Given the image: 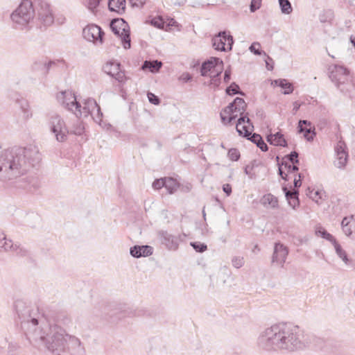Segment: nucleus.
<instances>
[{"label": "nucleus", "mask_w": 355, "mask_h": 355, "mask_svg": "<svg viewBox=\"0 0 355 355\" xmlns=\"http://www.w3.org/2000/svg\"><path fill=\"white\" fill-rule=\"evenodd\" d=\"M256 343L264 352L290 353L304 349L309 342L298 326L282 322L261 330Z\"/></svg>", "instance_id": "nucleus-1"}, {"label": "nucleus", "mask_w": 355, "mask_h": 355, "mask_svg": "<svg viewBox=\"0 0 355 355\" xmlns=\"http://www.w3.org/2000/svg\"><path fill=\"white\" fill-rule=\"evenodd\" d=\"M40 159L35 145L5 150L0 155V180L6 182L21 176L27 171V162L34 166Z\"/></svg>", "instance_id": "nucleus-2"}, {"label": "nucleus", "mask_w": 355, "mask_h": 355, "mask_svg": "<svg viewBox=\"0 0 355 355\" xmlns=\"http://www.w3.org/2000/svg\"><path fill=\"white\" fill-rule=\"evenodd\" d=\"M42 343L47 350L53 355H64L69 353L71 355H83L84 347L80 340L69 335L58 324L51 325Z\"/></svg>", "instance_id": "nucleus-3"}, {"label": "nucleus", "mask_w": 355, "mask_h": 355, "mask_svg": "<svg viewBox=\"0 0 355 355\" xmlns=\"http://www.w3.org/2000/svg\"><path fill=\"white\" fill-rule=\"evenodd\" d=\"M13 27L17 30L27 31L36 24L35 2L22 0L10 15Z\"/></svg>", "instance_id": "nucleus-4"}, {"label": "nucleus", "mask_w": 355, "mask_h": 355, "mask_svg": "<svg viewBox=\"0 0 355 355\" xmlns=\"http://www.w3.org/2000/svg\"><path fill=\"white\" fill-rule=\"evenodd\" d=\"M50 326L43 317L35 318L29 315L21 322L26 338L32 343H42Z\"/></svg>", "instance_id": "nucleus-5"}, {"label": "nucleus", "mask_w": 355, "mask_h": 355, "mask_svg": "<svg viewBox=\"0 0 355 355\" xmlns=\"http://www.w3.org/2000/svg\"><path fill=\"white\" fill-rule=\"evenodd\" d=\"M247 104L245 101L239 97H236L232 103L226 107L220 112L222 122L225 124H230L239 116H244L246 110Z\"/></svg>", "instance_id": "nucleus-6"}, {"label": "nucleus", "mask_w": 355, "mask_h": 355, "mask_svg": "<svg viewBox=\"0 0 355 355\" xmlns=\"http://www.w3.org/2000/svg\"><path fill=\"white\" fill-rule=\"evenodd\" d=\"M78 105L79 107L75 110L74 112V114L77 117H85L91 115L92 119L96 123H101L103 114L101 112L100 107L94 99L88 98L87 99H84L82 103L78 101Z\"/></svg>", "instance_id": "nucleus-7"}, {"label": "nucleus", "mask_w": 355, "mask_h": 355, "mask_svg": "<svg viewBox=\"0 0 355 355\" xmlns=\"http://www.w3.org/2000/svg\"><path fill=\"white\" fill-rule=\"evenodd\" d=\"M329 76L340 92H351L345 86L346 81L349 80L351 76L347 68L338 64L331 65L329 67Z\"/></svg>", "instance_id": "nucleus-8"}, {"label": "nucleus", "mask_w": 355, "mask_h": 355, "mask_svg": "<svg viewBox=\"0 0 355 355\" xmlns=\"http://www.w3.org/2000/svg\"><path fill=\"white\" fill-rule=\"evenodd\" d=\"M110 28L112 32L119 37L125 49L130 48L131 40L128 24L123 19H114L111 21Z\"/></svg>", "instance_id": "nucleus-9"}, {"label": "nucleus", "mask_w": 355, "mask_h": 355, "mask_svg": "<svg viewBox=\"0 0 355 355\" xmlns=\"http://www.w3.org/2000/svg\"><path fill=\"white\" fill-rule=\"evenodd\" d=\"M49 128L59 142L67 139L69 130L63 119L58 114H52L49 119Z\"/></svg>", "instance_id": "nucleus-10"}, {"label": "nucleus", "mask_w": 355, "mask_h": 355, "mask_svg": "<svg viewBox=\"0 0 355 355\" xmlns=\"http://www.w3.org/2000/svg\"><path fill=\"white\" fill-rule=\"evenodd\" d=\"M36 7V24L35 25L42 24L45 26L51 25L54 21V17L52 11L48 3L45 2L35 1Z\"/></svg>", "instance_id": "nucleus-11"}, {"label": "nucleus", "mask_w": 355, "mask_h": 355, "mask_svg": "<svg viewBox=\"0 0 355 355\" xmlns=\"http://www.w3.org/2000/svg\"><path fill=\"white\" fill-rule=\"evenodd\" d=\"M58 101L67 110L74 114L75 110L79 107L78 101L75 94L70 90L60 92L57 94Z\"/></svg>", "instance_id": "nucleus-12"}, {"label": "nucleus", "mask_w": 355, "mask_h": 355, "mask_svg": "<svg viewBox=\"0 0 355 355\" xmlns=\"http://www.w3.org/2000/svg\"><path fill=\"white\" fill-rule=\"evenodd\" d=\"M223 70V62L218 58L211 57L207 61L205 62L202 67L200 73L202 76H207L210 74H220Z\"/></svg>", "instance_id": "nucleus-13"}, {"label": "nucleus", "mask_w": 355, "mask_h": 355, "mask_svg": "<svg viewBox=\"0 0 355 355\" xmlns=\"http://www.w3.org/2000/svg\"><path fill=\"white\" fill-rule=\"evenodd\" d=\"M233 44V37L225 31H221L212 39V45L216 50L226 51L231 50Z\"/></svg>", "instance_id": "nucleus-14"}, {"label": "nucleus", "mask_w": 355, "mask_h": 355, "mask_svg": "<svg viewBox=\"0 0 355 355\" xmlns=\"http://www.w3.org/2000/svg\"><path fill=\"white\" fill-rule=\"evenodd\" d=\"M83 35L85 40L92 42L94 44H103V31L100 26L95 24H90L83 28Z\"/></svg>", "instance_id": "nucleus-15"}, {"label": "nucleus", "mask_w": 355, "mask_h": 355, "mask_svg": "<svg viewBox=\"0 0 355 355\" xmlns=\"http://www.w3.org/2000/svg\"><path fill=\"white\" fill-rule=\"evenodd\" d=\"M120 63L111 61L107 62L103 67V71L107 75L114 78L120 83H123L127 80L124 71L120 69Z\"/></svg>", "instance_id": "nucleus-16"}, {"label": "nucleus", "mask_w": 355, "mask_h": 355, "mask_svg": "<svg viewBox=\"0 0 355 355\" xmlns=\"http://www.w3.org/2000/svg\"><path fill=\"white\" fill-rule=\"evenodd\" d=\"M236 129L240 136L245 137L248 139L252 135L254 126L248 116V113L238 119Z\"/></svg>", "instance_id": "nucleus-17"}, {"label": "nucleus", "mask_w": 355, "mask_h": 355, "mask_svg": "<svg viewBox=\"0 0 355 355\" xmlns=\"http://www.w3.org/2000/svg\"><path fill=\"white\" fill-rule=\"evenodd\" d=\"M336 159L334 165L340 169H343L347 162L348 153L347 151V146L344 141H339L335 147Z\"/></svg>", "instance_id": "nucleus-18"}, {"label": "nucleus", "mask_w": 355, "mask_h": 355, "mask_svg": "<svg viewBox=\"0 0 355 355\" xmlns=\"http://www.w3.org/2000/svg\"><path fill=\"white\" fill-rule=\"evenodd\" d=\"M157 236L162 244L171 250H175L178 248L179 238L165 230H160L157 232Z\"/></svg>", "instance_id": "nucleus-19"}, {"label": "nucleus", "mask_w": 355, "mask_h": 355, "mask_svg": "<svg viewBox=\"0 0 355 355\" xmlns=\"http://www.w3.org/2000/svg\"><path fill=\"white\" fill-rule=\"evenodd\" d=\"M288 254V248L281 243H276L274 247L272 261L283 267Z\"/></svg>", "instance_id": "nucleus-20"}, {"label": "nucleus", "mask_w": 355, "mask_h": 355, "mask_svg": "<svg viewBox=\"0 0 355 355\" xmlns=\"http://www.w3.org/2000/svg\"><path fill=\"white\" fill-rule=\"evenodd\" d=\"M299 132H304V137L307 141H312L315 135V128L307 120H300L298 123Z\"/></svg>", "instance_id": "nucleus-21"}, {"label": "nucleus", "mask_w": 355, "mask_h": 355, "mask_svg": "<svg viewBox=\"0 0 355 355\" xmlns=\"http://www.w3.org/2000/svg\"><path fill=\"white\" fill-rule=\"evenodd\" d=\"M341 226L344 234L355 240V218L354 216L345 217L341 222Z\"/></svg>", "instance_id": "nucleus-22"}, {"label": "nucleus", "mask_w": 355, "mask_h": 355, "mask_svg": "<svg viewBox=\"0 0 355 355\" xmlns=\"http://www.w3.org/2000/svg\"><path fill=\"white\" fill-rule=\"evenodd\" d=\"M19 247L17 244L13 243L12 241L8 239L3 232L0 230V251H10L19 253Z\"/></svg>", "instance_id": "nucleus-23"}, {"label": "nucleus", "mask_w": 355, "mask_h": 355, "mask_svg": "<svg viewBox=\"0 0 355 355\" xmlns=\"http://www.w3.org/2000/svg\"><path fill=\"white\" fill-rule=\"evenodd\" d=\"M153 250L149 245H135L130 250V254L135 258L148 257L153 254Z\"/></svg>", "instance_id": "nucleus-24"}, {"label": "nucleus", "mask_w": 355, "mask_h": 355, "mask_svg": "<svg viewBox=\"0 0 355 355\" xmlns=\"http://www.w3.org/2000/svg\"><path fill=\"white\" fill-rule=\"evenodd\" d=\"M261 204L266 209H276L279 207L278 199L271 193L265 194L261 198Z\"/></svg>", "instance_id": "nucleus-25"}, {"label": "nucleus", "mask_w": 355, "mask_h": 355, "mask_svg": "<svg viewBox=\"0 0 355 355\" xmlns=\"http://www.w3.org/2000/svg\"><path fill=\"white\" fill-rule=\"evenodd\" d=\"M14 309L19 317L22 319L27 318L30 315L26 316V313L29 312L28 307L27 306L26 302L23 300L17 299L14 302Z\"/></svg>", "instance_id": "nucleus-26"}, {"label": "nucleus", "mask_w": 355, "mask_h": 355, "mask_svg": "<svg viewBox=\"0 0 355 355\" xmlns=\"http://www.w3.org/2000/svg\"><path fill=\"white\" fill-rule=\"evenodd\" d=\"M267 141L272 145L285 147L287 146V141L284 135L280 132L270 134L267 136Z\"/></svg>", "instance_id": "nucleus-27"}, {"label": "nucleus", "mask_w": 355, "mask_h": 355, "mask_svg": "<svg viewBox=\"0 0 355 355\" xmlns=\"http://www.w3.org/2000/svg\"><path fill=\"white\" fill-rule=\"evenodd\" d=\"M108 8L111 11L123 13L125 8V0H109Z\"/></svg>", "instance_id": "nucleus-28"}, {"label": "nucleus", "mask_w": 355, "mask_h": 355, "mask_svg": "<svg viewBox=\"0 0 355 355\" xmlns=\"http://www.w3.org/2000/svg\"><path fill=\"white\" fill-rule=\"evenodd\" d=\"M284 191L285 192L286 198L288 202V204L293 209H295L299 205V200H298V191L294 190L293 191H291L287 190L286 187H284Z\"/></svg>", "instance_id": "nucleus-29"}, {"label": "nucleus", "mask_w": 355, "mask_h": 355, "mask_svg": "<svg viewBox=\"0 0 355 355\" xmlns=\"http://www.w3.org/2000/svg\"><path fill=\"white\" fill-rule=\"evenodd\" d=\"M248 139L255 144L257 146L259 147L262 151L266 152L268 150V146L264 142L260 135L254 133L249 137Z\"/></svg>", "instance_id": "nucleus-30"}, {"label": "nucleus", "mask_w": 355, "mask_h": 355, "mask_svg": "<svg viewBox=\"0 0 355 355\" xmlns=\"http://www.w3.org/2000/svg\"><path fill=\"white\" fill-rule=\"evenodd\" d=\"M162 63L158 60L153 61H145L142 65V69H149L151 72L155 73L157 72L159 69L162 67Z\"/></svg>", "instance_id": "nucleus-31"}, {"label": "nucleus", "mask_w": 355, "mask_h": 355, "mask_svg": "<svg viewBox=\"0 0 355 355\" xmlns=\"http://www.w3.org/2000/svg\"><path fill=\"white\" fill-rule=\"evenodd\" d=\"M20 109L23 114V118L28 120L33 116V112L31 106L27 101L22 100L19 102Z\"/></svg>", "instance_id": "nucleus-32"}, {"label": "nucleus", "mask_w": 355, "mask_h": 355, "mask_svg": "<svg viewBox=\"0 0 355 355\" xmlns=\"http://www.w3.org/2000/svg\"><path fill=\"white\" fill-rule=\"evenodd\" d=\"M275 84L284 89V94H291L293 91L292 84L286 79H278L274 81Z\"/></svg>", "instance_id": "nucleus-33"}, {"label": "nucleus", "mask_w": 355, "mask_h": 355, "mask_svg": "<svg viewBox=\"0 0 355 355\" xmlns=\"http://www.w3.org/2000/svg\"><path fill=\"white\" fill-rule=\"evenodd\" d=\"M179 187V184L177 181L172 178H165V185L164 188L167 190L169 194L175 193Z\"/></svg>", "instance_id": "nucleus-34"}, {"label": "nucleus", "mask_w": 355, "mask_h": 355, "mask_svg": "<svg viewBox=\"0 0 355 355\" xmlns=\"http://www.w3.org/2000/svg\"><path fill=\"white\" fill-rule=\"evenodd\" d=\"M337 255L343 261V262L348 265L349 260L347 257L346 252L342 248L341 245L337 243V241L333 244Z\"/></svg>", "instance_id": "nucleus-35"}, {"label": "nucleus", "mask_w": 355, "mask_h": 355, "mask_svg": "<svg viewBox=\"0 0 355 355\" xmlns=\"http://www.w3.org/2000/svg\"><path fill=\"white\" fill-rule=\"evenodd\" d=\"M345 86L347 87L351 92H342L346 95H348L351 98H355V79L350 76L349 80L346 81Z\"/></svg>", "instance_id": "nucleus-36"}, {"label": "nucleus", "mask_w": 355, "mask_h": 355, "mask_svg": "<svg viewBox=\"0 0 355 355\" xmlns=\"http://www.w3.org/2000/svg\"><path fill=\"white\" fill-rule=\"evenodd\" d=\"M147 24H150V25L153 26L155 28H159V29H164V21L163 19L160 17H155L152 19H148L146 21Z\"/></svg>", "instance_id": "nucleus-37"}, {"label": "nucleus", "mask_w": 355, "mask_h": 355, "mask_svg": "<svg viewBox=\"0 0 355 355\" xmlns=\"http://www.w3.org/2000/svg\"><path fill=\"white\" fill-rule=\"evenodd\" d=\"M315 233L318 236L329 241L331 243H332V244H334L336 242V239L322 227L318 228Z\"/></svg>", "instance_id": "nucleus-38"}, {"label": "nucleus", "mask_w": 355, "mask_h": 355, "mask_svg": "<svg viewBox=\"0 0 355 355\" xmlns=\"http://www.w3.org/2000/svg\"><path fill=\"white\" fill-rule=\"evenodd\" d=\"M306 195L314 202L319 204L322 199V193L321 191L315 189H309Z\"/></svg>", "instance_id": "nucleus-39"}, {"label": "nucleus", "mask_w": 355, "mask_h": 355, "mask_svg": "<svg viewBox=\"0 0 355 355\" xmlns=\"http://www.w3.org/2000/svg\"><path fill=\"white\" fill-rule=\"evenodd\" d=\"M226 93L228 95H232V94H241L242 96L244 95V93L239 90V87L237 84L235 83H232L230 86H229L226 89Z\"/></svg>", "instance_id": "nucleus-40"}, {"label": "nucleus", "mask_w": 355, "mask_h": 355, "mask_svg": "<svg viewBox=\"0 0 355 355\" xmlns=\"http://www.w3.org/2000/svg\"><path fill=\"white\" fill-rule=\"evenodd\" d=\"M279 3L282 13L288 15L293 11L291 4L288 0H285Z\"/></svg>", "instance_id": "nucleus-41"}, {"label": "nucleus", "mask_w": 355, "mask_h": 355, "mask_svg": "<svg viewBox=\"0 0 355 355\" xmlns=\"http://www.w3.org/2000/svg\"><path fill=\"white\" fill-rule=\"evenodd\" d=\"M232 263L234 268H240L245 263L244 258L241 256H235L232 259Z\"/></svg>", "instance_id": "nucleus-42"}, {"label": "nucleus", "mask_w": 355, "mask_h": 355, "mask_svg": "<svg viewBox=\"0 0 355 355\" xmlns=\"http://www.w3.org/2000/svg\"><path fill=\"white\" fill-rule=\"evenodd\" d=\"M191 245L194 248V250L196 252H203L207 248V245H205V243H202L200 242H192L191 243Z\"/></svg>", "instance_id": "nucleus-43"}, {"label": "nucleus", "mask_w": 355, "mask_h": 355, "mask_svg": "<svg viewBox=\"0 0 355 355\" xmlns=\"http://www.w3.org/2000/svg\"><path fill=\"white\" fill-rule=\"evenodd\" d=\"M282 166L284 167L285 170L287 171L288 173H293L298 171V167L294 164H291L290 162H287L286 161H284L282 162Z\"/></svg>", "instance_id": "nucleus-44"}, {"label": "nucleus", "mask_w": 355, "mask_h": 355, "mask_svg": "<svg viewBox=\"0 0 355 355\" xmlns=\"http://www.w3.org/2000/svg\"><path fill=\"white\" fill-rule=\"evenodd\" d=\"M220 74H218L217 72H216L215 73H213V74H209L210 77H211V80H210V85H213L214 87H217L219 86L220 83Z\"/></svg>", "instance_id": "nucleus-45"}, {"label": "nucleus", "mask_w": 355, "mask_h": 355, "mask_svg": "<svg viewBox=\"0 0 355 355\" xmlns=\"http://www.w3.org/2000/svg\"><path fill=\"white\" fill-rule=\"evenodd\" d=\"M43 64L44 67L45 68L46 71H48L49 69L55 64V62L53 61H49L46 63H42L40 62H35L33 65V69H38L40 65Z\"/></svg>", "instance_id": "nucleus-46"}, {"label": "nucleus", "mask_w": 355, "mask_h": 355, "mask_svg": "<svg viewBox=\"0 0 355 355\" xmlns=\"http://www.w3.org/2000/svg\"><path fill=\"white\" fill-rule=\"evenodd\" d=\"M101 0H88L87 1V8L88 9L94 12L100 4Z\"/></svg>", "instance_id": "nucleus-47"}, {"label": "nucleus", "mask_w": 355, "mask_h": 355, "mask_svg": "<svg viewBox=\"0 0 355 355\" xmlns=\"http://www.w3.org/2000/svg\"><path fill=\"white\" fill-rule=\"evenodd\" d=\"M228 157L232 161H237L240 157V153L236 148H232L228 151Z\"/></svg>", "instance_id": "nucleus-48"}, {"label": "nucleus", "mask_w": 355, "mask_h": 355, "mask_svg": "<svg viewBox=\"0 0 355 355\" xmlns=\"http://www.w3.org/2000/svg\"><path fill=\"white\" fill-rule=\"evenodd\" d=\"M286 158L293 164L299 162L298 153L295 151L291 152V154L286 156Z\"/></svg>", "instance_id": "nucleus-49"}, {"label": "nucleus", "mask_w": 355, "mask_h": 355, "mask_svg": "<svg viewBox=\"0 0 355 355\" xmlns=\"http://www.w3.org/2000/svg\"><path fill=\"white\" fill-rule=\"evenodd\" d=\"M165 185V178H160L155 180L153 183V187L154 189L159 190L162 187H164Z\"/></svg>", "instance_id": "nucleus-50"}, {"label": "nucleus", "mask_w": 355, "mask_h": 355, "mask_svg": "<svg viewBox=\"0 0 355 355\" xmlns=\"http://www.w3.org/2000/svg\"><path fill=\"white\" fill-rule=\"evenodd\" d=\"M84 126L81 123L76 125L71 132L76 135H81L84 132Z\"/></svg>", "instance_id": "nucleus-51"}, {"label": "nucleus", "mask_w": 355, "mask_h": 355, "mask_svg": "<svg viewBox=\"0 0 355 355\" xmlns=\"http://www.w3.org/2000/svg\"><path fill=\"white\" fill-rule=\"evenodd\" d=\"M148 98L150 103L154 105H159L160 103L159 98L155 96L154 94L151 92H148Z\"/></svg>", "instance_id": "nucleus-52"}, {"label": "nucleus", "mask_w": 355, "mask_h": 355, "mask_svg": "<svg viewBox=\"0 0 355 355\" xmlns=\"http://www.w3.org/2000/svg\"><path fill=\"white\" fill-rule=\"evenodd\" d=\"M261 6V0H252L250 4V11L254 12L258 10Z\"/></svg>", "instance_id": "nucleus-53"}, {"label": "nucleus", "mask_w": 355, "mask_h": 355, "mask_svg": "<svg viewBox=\"0 0 355 355\" xmlns=\"http://www.w3.org/2000/svg\"><path fill=\"white\" fill-rule=\"evenodd\" d=\"M260 44L257 42H254L250 46V50L251 52L254 53L255 55H261V52L259 50Z\"/></svg>", "instance_id": "nucleus-54"}, {"label": "nucleus", "mask_w": 355, "mask_h": 355, "mask_svg": "<svg viewBox=\"0 0 355 355\" xmlns=\"http://www.w3.org/2000/svg\"><path fill=\"white\" fill-rule=\"evenodd\" d=\"M130 3L132 7L141 8L145 4L146 0H130Z\"/></svg>", "instance_id": "nucleus-55"}, {"label": "nucleus", "mask_w": 355, "mask_h": 355, "mask_svg": "<svg viewBox=\"0 0 355 355\" xmlns=\"http://www.w3.org/2000/svg\"><path fill=\"white\" fill-rule=\"evenodd\" d=\"M179 79L184 83L189 81L191 79V76L187 73H183L179 78Z\"/></svg>", "instance_id": "nucleus-56"}, {"label": "nucleus", "mask_w": 355, "mask_h": 355, "mask_svg": "<svg viewBox=\"0 0 355 355\" xmlns=\"http://www.w3.org/2000/svg\"><path fill=\"white\" fill-rule=\"evenodd\" d=\"M223 190L228 196L232 193V187L230 184H223Z\"/></svg>", "instance_id": "nucleus-57"}, {"label": "nucleus", "mask_w": 355, "mask_h": 355, "mask_svg": "<svg viewBox=\"0 0 355 355\" xmlns=\"http://www.w3.org/2000/svg\"><path fill=\"white\" fill-rule=\"evenodd\" d=\"M279 174L283 180H286L287 174L285 173V168L282 164L279 166Z\"/></svg>", "instance_id": "nucleus-58"}, {"label": "nucleus", "mask_w": 355, "mask_h": 355, "mask_svg": "<svg viewBox=\"0 0 355 355\" xmlns=\"http://www.w3.org/2000/svg\"><path fill=\"white\" fill-rule=\"evenodd\" d=\"M230 76H231V69L230 68H228L225 71L224 82L228 83L229 80H230Z\"/></svg>", "instance_id": "nucleus-59"}, {"label": "nucleus", "mask_w": 355, "mask_h": 355, "mask_svg": "<svg viewBox=\"0 0 355 355\" xmlns=\"http://www.w3.org/2000/svg\"><path fill=\"white\" fill-rule=\"evenodd\" d=\"M301 178H302V176H301V174L299 173L298 174V178H295L294 179V187L295 188H297V187H300L302 184V181H301Z\"/></svg>", "instance_id": "nucleus-60"}, {"label": "nucleus", "mask_w": 355, "mask_h": 355, "mask_svg": "<svg viewBox=\"0 0 355 355\" xmlns=\"http://www.w3.org/2000/svg\"><path fill=\"white\" fill-rule=\"evenodd\" d=\"M301 106V104L299 103L298 102L295 101L293 103V113L295 114L298 110L300 109Z\"/></svg>", "instance_id": "nucleus-61"}, {"label": "nucleus", "mask_w": 355, "mask_h": 355, "mask_svg": "<svg viewBox=\"0 0 355 355\" xmlns=\"http://www.w3.org/2000/svg\"><path fill=\"white\" fill-rule=\"evenodd\" d=\"M177 22L173 19H171L169 20V22L168 24H167L168 26H177Z\"/></svg>", "instance_id": "nucleus-62"}, {"label": "nucleus", "mask_w": 355, "mask_h": 355, "mask_svg": "<svg viewBox=\"0 0 355 355\" xmlns=\"http://www.w3.org/2000/svg\"><path fill=\"white\" fill-rule=\"evenodd\" d=\"M349 42L352 44L353 47L355 49V35H351L349 37Z\"/></svg>", "instance_id": "nucleus-63"}, {"label": "nucleus", "mask_w": 355, "mask_h": 355, "mask_svg": "<svg viewBox=\"0 0 355 355\" xmlns=\"http://www.w3.org/2000/svg\"><path fill=\"white\" fill-rule=\"evenodd\" d=\"M245 172L246 174H249V172H248V166H247L245 168Z\"/></svg>", "instance_id": "nucleus-64"}]
</instances>
